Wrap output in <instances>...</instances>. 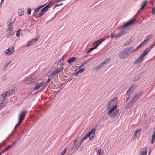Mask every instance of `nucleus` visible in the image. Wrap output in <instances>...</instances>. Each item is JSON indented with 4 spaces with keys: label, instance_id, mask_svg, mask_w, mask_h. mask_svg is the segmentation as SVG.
<instances>
[{
    "label": "nucleus",
    "instance_id": "nucleus-1",
    "mask_svg": "<svg viewBox=\"0 0 155 155\" xmlns=\"http://www.w3.org/2000/svg\"><path fill=\"white\" fill-rule=\"evenodd\" d=\"M12 18H11V20L9 21L7 23L8 28L7 29V38H9L13 36L14 34L13 32V22L12 21Z\"/></svg>",
    "mask_w": 155,
    "mask_h": 155
},
{
    "label": "nucleus",
    "instance_id": "nucleus-2",
    "mask_svg": "<svg viewBox=\"0 0 155 155\" xmlns=\"http://www.w3.org/2000/svg\"><path fill=\"white\" fill-rule=\"evenodd\" d=\"M119 111V109L117 108V106L115 105L110 109L107 114L111 118H113L117 114Z\"/></svg>",
    "mask_w": 155,
    "mask_h": 155
},
{
    "label": "nucleus",
    "instance_id": "nucleus-3",
    "mask_svg": "<svg viewBox=\"0 0 155 155\" xmlns=\"http://www.w3.org/2000/svg\"><path fill=\"white\" fill-rule=\"evenodd\" d=\"M136 21V19H134L131 20L128 22L126 24L124 25L122 28L121 29V32L122 33H123V34L124 33H125L126 29V28L127 27L128 25H132L134 23V22Z\"/></svg>",
    "mask_w": 155,
    "mask_h": 155
},
{
    "label": "nucleus",
    "instance_id": "nucleus-4",
    "mask_svg": "<svg viewBox=\"0 0 155 155\" xmlns=\"http://www.w3.org/2000/svg\"><path fill=\"white\" fill-rule=\"evenodd\" d=\"M64 69L62 65H61L59 67H58L56 70L51 74L50 76L51 77H53L56 74L59 73L62 71Z\"/></svg>",
    "mask_w": 155,
    "mask_h": 155
},
{
    "label": "nucleus",
    "instance_id": "nucleus-5",
    "mask_svg": "<svg viewBox=\"0 0 155 155\" xmlns=\"http://www.w3.org/2000/svg\"><path fill=\"white\" fill-rule=\"evenodd\" d=\"M137 100L138 99L136 98V96H134L129 102L127 105L126 106V109H128L131 107L134 103L137 101Z\"/></svg>",
    "mask_w": 155,
    "mask_h": 155
},
{
    "label": "nucleus",
    "instance_id": "nucleus-6",
    "mask_svg": "<svg viewBox=\"0 0 155 155\" xmlns=\"http://www.w3.org/2000/svg\"><path fill=\"white\" fill-rule=\"evenodd\" d=\"M80 142L78 141V138H77L74 141V146L77 148V150L78 151H81L83 149V146L81 147V144L79 145Z\"/></svg>",
    "mask_w": 155,
    "mask_h": 155
},
{
    "label": "nucleus",
    "instance_id": "nucleus-7",
    "mask_svg": "<svg viewBox=\"0 0 155 155\" xmlns=\"http://www.w3.org/2000/svg\"><path fill=\"white\" fill-rule=\"evenodd\" d=\"M14 51V48L13 46L10 47L8 49H6L5 52L6 55L9 56L12 54Z\"/></svg>",
    "mask_w": 155,
    "mask_h": 155
},
{
    "label": "nucleus",
    "instance_id": "nucleus-8",
    "mask_svg": "<svg viewBox=\"0 0 155 155\" xmlns=\"http://www.w3.org/2000/svg\"><path fill=\"white\" fill-rule=\"evenodd\" d=\"M27 111L26 110H24L21 111L19 114V121L20 122H22L24 120Z\"/></svg>",
    "mask_w": 155,
    "mask_h": 155
},
{
    "label": "nucleus",
    "instance_id": "nucleus-9",
    "mask_svg": "<svg viewBox=\"0 0 155 155\" xmlns=\"http://www.w3.org/2000/svg\"><path fill=\"white\" fill-rule=\"evenodd\" d=\"M95 131V129H93L86 135L87 137H89L90 140L94 138Z\"/></svg>",
    "mask_w": 155,
    "mask_h": 155
},
{
    "label": "nucleus",
    "instance_id": "nucleus-10",
    "mask_svg": "<svg viewBox=\"0 0 155 155\" xmlns=\"http://www.w3.org/2000/svg\"><path fill=\"white\" fill-rule=\"evenodd\" d=\"M118 57L120 59H124L127 58L128 56L124 50L121 51L119 53Z\"/></svg>",
    "mask_w": 155,
    "mask_h": 155
},
{
    "label": "nucleus",
    "instance_id": "nucleus-11",
    "mask_svg": "<svg viewBox=\"0 0 155 155\" xmlns=\"http://www.w3.org/2000/svg\"><path fill=\"white\" fill-rule=\"evenodd\" d=\"M124 50L128 56V55L130 54L133 52L135 51L132 47H129L127 48Z\"/></svg>",
    "mask_w": 155,
    "mask_h": 155
},
{
    "label": "nucleus",
    "instance_id": "nucleus-12",
    "mask_svg": "<svg viewBox=\"0 0 155 155\" xmlns=\"http://www.w3.org/2000/svg\"><path fill=\"white\" fill-rule=\"evenodd\" d=\"M45 84V83L44 82H41L40 83H37L33 88V90L35 91L38 89Z\"/></svg>",
    "mask_w": 155,
    "mask_h": 155
},
{
    "label": "nucleus",
    "instance_id": "nucleus-13",
    "mask_svg": "<svg viewBox=\"0 0 155 155\" xmlns=\"http://www.w3.org/2000/svg\"><path fill=\"white\" fill-rule=\"evenodd\" d=\"M111 59L110 58H109L106 59L104 62H102L101 64L97 66V69H100L101 68L103 67L104 64L108 63L110 61Z\"/></svg>",
    "mask_w": 155,
    "mask_h": 155
},
{
    "label": "nucleus",
    "instance_id": "nucleus-14",
    "mask_svg": "<svg viewBox=\"0 0 155 155\" xmlns=\"http://www.w3.org/2000/svg\"><path fill=\"white\" fill-rule=\"evenodd\" d=\"M144 58L141 55L139 56L138 58H137L135 60L134 62L135 64H140L143 61V59Z\"/></svg>",
    "mask_w": 155,
    "mask_h": 155
},
{
    "label": "nucleus",
    "instance_id": "nucleus-15",
    "mask_svg": "<svg viewBox=\"0 0 155 155\" xmlns=\"http://www.w3.org/2000/svg\"><path fill=\"white\" fill-rule=\"evenodd\" d=\"M153 35L152 34H150L147 36L146 39L143 41L144 44L146 45L149 41L152 38Z\"/></svg>",
    "mask_w": 155,
    "mask_h": 155
},
{
    "label": "nucleus",
    "instance_id": "nucleus-16",
    "mask_svg": "<svg viewBox=\"0 0 155 155\" xmlns=\"http://www.w3.org/2000/svg\"><path fill=\"white\" fill-rule=\"evenodd\" d=\"M151 48L149 47L146 48V49L144 51L143 53L141 54L143 58L146 56L147 54L151 50Z\"/></svg>",
    "mask_w": 155,
    "mask_h": 155
},
{
    "label": "nucleus",
    "instance_id": "nucleus-17",
    "mask_svg": "<svg viewBox=\"0 0 155 155\" xmlns=\"http://www.w3.org/2000/svg\"><path fill=\"white\" fill-rule=\"evenodd\" d=\"M76 59V58L72 57L70 58L69 59L67 60V62L69 63V64L71 65L74 62Z\"/></svg>",
    "mask_w": 155,
    "mask_h": 155
},
{
    "label": "nucleus",
    "instance_id": "nucleus-18",
    "mask_svg": "<svg viewBox=\"0 0 155 155\" xmlns=\"http://www.w3.org/2000/svg\"><path fill=\"white\" fill-rule=\"evenodd\" d=\"M94 47L92 48H91L89 49V50L87 51V53H88L93 51V50L96 48L97 47V41H96L94 44L92 45Z\"/></svg>",
    "mask_w": 155,
    "mask_h": 155
},
{
    "label": "nucleus",
    "instance_id": "nucleus-19",
    "mask_svg": "<svg viewBox=\"0 0 155 155\" xmlns=\"http://www.w3.org/2000/svg\"><path fill=\"white\" fill-rule=\"evenodd\" d=\"M135 87V85L134 84H133L130 87V88L129 89V90L127 92L126 94L128 95H130V92H131V91H133Z\"/></svg>",
    "mask_w": 155,
    "mask_h": 155
},
{
    "label": "nucleus",
    "instance_id": "nucleus-20",
    "mask_svg": "<svg viewBox=\"0 0 155 155\" xmlns=\"http://www.w3.org/2000/svg\"><path fill=\"white\" fill-rule=\"evenodd\" d=\"M7 97L8 96H7V94L5 92L0 97V100L2 101H4L6 99V97Z\"/></svg>",
    "mask_w": 155,
    "mask_h": 155
},
{
    "label": "nucleus",
    "instance_id": "nucleus-21",
    "mask_svg": "<svg viewBox=\"0 0 155 155\" xmlns=\"http://www.w3.org/2000/svg\"><path fill=\"white\" fill-rule=\"evenodd\" d=\"M147 147L144 150H140L139 155H147Z\"/></svg>",
    "mask_w": 155,
    "mask_h": 155
},
{
    "label": "nucleus",
    "instance_id": "nucleus-22",
    "mask_svg": "<svg viewBox=\"0 0 155 155\" xmlns=\"http://www.w3.org/2000/svg\"><path fill=\"white\" fill-rule=\"evenodd\" d=\"M51 3H50L46 6H45L44 8H43L41 10L42 11L44 12H46L48 8L50 7L51 5Z\"/></svg>",
    "mask_w": 155,
    "mask_h": 155
},
{
    "label": "nucleus",
    "instance_id": "nucleus-23",
    "mask_svg": "<svg viewBox=\"0 0 155 155\" xmlns=\"http://www.w3.org/2000/svg\"><path fill=\"white\" fill-rule=\"evenodd\" d=\"M7 96H11L13 93L14 91L11 90V91H8L5 92Z\"/></svg>",
    "mask_w": 155,
    "mask_h": 155
},
{
    "label": "nucleus",
    "instance_id": "nucleus-24",
    "mask_svg": "<svg viewBox=\"0 0 155 155\" xmlns=\"http://www.w3.org/2000/svg\"><path fill=\"white\" fill-rule=\"evenodd\" d=\"M152 140L151 142V143L153 144L155 140V130L153 132V134L152 137Z\"/></svg>",
    "mask_w": 155,
    "mask_h": 155
},
{
    "label": "nucleus",
    "instance_id": "nucleus-25",
    "mask_svg": "<svg viewBox=\"0 0 155 155\" xmlns=\"http://www.w3.org/2000/svg\"><path fill=\"white\" fill-rule=\"evenodd\" d=\"M142 92H138L135 95V96H136V98L138 99H139L141 96Z\"/></svg>",
    "mask_w": 155,
    "mask_h": 155
},
{
    "label": "nucleus",
    "instance_id": "nucleus-26",
    "mask_svg": "<svg viewBox=\"0 0 155 155\" xmlns=\"http://www.w3.org/2000/svg\"><path fill=\"white\" fill-rule=\"evenodd\" d=\"M144 45H145V44H144V43L143 42H142L138 46L136 47V49H134L135 50V51H136L137 50L139 49L140 48V47L143 46Z\"/></svg>",
    "mask_w": 155,
    "mask_h": 155
},
{
    "label": "nucleus",
    "instance_id": "nucleus-27",
    "mask_svg": "<svg viewBox=\"0 0 155 155\" xmlns=\"http://www.w3.org/2000/svg\"><path fill=\"white\" fill-rule=\"evenodd\" d=\"M105 40V38H101L99 40H97V47L101 44L103 41Z\"/></svg>",
    "mask_w": 155,
    "mask_h": 155
},
{
    "label": "nucleus",
    "instance_id": "nucleus-28",
    "mask_svg": "<svg viewBox=\"0 0 155 155\" xmlns=\"http://www.w3.org/2000/svg\"><path fill=\"white\" fill-rule=\"evenodd\" d=\"M97 153L99 155H104V151H101V150L100 149L97 150Z\"/></svg>",
    "mask_w": 155,
    "mask_h": 155
},
{
    "label": "nucleus",
    "instance_id": "nucleus-29",
    "mask_svg": "<svg viewBox=\"0 0 155 155\" xmlns=\"http://www.w3.org/2000/svg\"><path fill=\"white\" fill-rule=\"evenodd\" d=\"M140 131L141 130H136V131H135L134 135V137H136L137 135L139 134Z\"/></svg>",
    "mask_w": 155,
    "mask_h": 155
},
{
    "label": "nucleus",
    "instance_id": "nucleus-30",
    "mask_svg": "<svg viewBox=\"0 0 155 155\" xmlns=\"http://www.w3.org/2000/svg\"><path fill=\"white\" fill-rule=\"evenodd\" d=\"M24 11L22 9H19L18 10V15L20 16H21L24 14Z\"/></svg>",
    "mask_w": 155,
    "mask_h": 155
},
{
    "label": "nucleus",
    "instance_id": "nucleus-31",
    "mask_svg": "<svg viewBox=\"0 0 155 155\" xmlns=\"http://www.w3.org/2000/svg\"><path fill=\"white\" fill-rule=\"evenodd\" d=\"M123 35V33H122L121 31L119 32L118 34H116L115 35V38H117Z\"/></svg>",
    "mask_w": 155,
    "mask_h": 155
},
{
    "label": "nucleus",
    "instance_id": "nucleus-32",
    "mask_svg": "<svg viewBox=\"0 0 155 155\" xmlns=\"http://www.w3.org/2000/svg\"><path fill=\"white\" fill-rule=\"evenodd\" d=\"M87 136L86 135L84 137H83L81 140V141H80V143L79 144V145L80 144H82V142L84 140H85L86 139H87Z\"/></svg>",
    "mask_w": 155,
    "mask_h": 155
},
{
    "label": "nucleus",
    "instance_id": "nucleus-33",
    "mask_svg": "<svg viewBox=\"0 0 155 155\" xmlns=\"http://www.w3.org/2000/svg\"><path fill=\"white\" fill-rule=\"evenodd\" d=\"M11 147V146L9 145L7 148L4 149V150L2 151V153H5L8 150L10 149Z\"/></svg>",
    "mask_w": 155,
    "mask_h": 155
},
{
    "label": "nucleus",
    "instance_id": "nucleus-34",
    "mask_svg": "<svg viewBox=\"0 0 155 155\" xmlns=\"http://www.w3.org/2000/svg\"><path fill=\"white\" fill-rule=\"evenodd\" d=\"M88 63L87 61H85L81 65L79 66V68H80L84 66L85 64H86Z\"/></svg>",
    "mask_w": 155,
    "mask_h": 155
},
{
    "label": "nucleus",
    "instance_id": "nucleus-35",
    "mask_svg": "<svg viewBox=\"0 0 155 155\" xmlns=\"http://www.w3.org/2000/svg\"><path fill=\"white\" fill-rule=\"evenodd\" d=\"M147 2L146 1H145L143 3L142 6L141 7V9H143L146 6V5Z\"/></svg>",
    "mask_w": 155,
    "mask_h": 155
},
{
    "label": "nucleus",
    "instance_id": "nucleus-36",
    "mask_svg": "<svg viewBox=\"0 0 155 155\" xmlns=\"http://www.w3.org/2000/svg\"><path fill=\"white\" fill-rule=\"evenodd\" d=\"M20 29H18L17 31L16 32V36L17 37H18L20 35Z\"/></svg>",
    "mask_w": 155,
    "mask_h": 155
},
{
    "label": "nucleus",
    "instance_id": "nucleus-37",
    "mask_svg": "<svg viewBox=\"0 0 155 155\" xmlns=\"http://www.w3.org/2000/svg\"><path fill=\"white\" fill-rule=\"evenodd\" d=\"M67 54H64L63 56L61 58V60H64V59L67 57Z\"/></svg>",
    "mask_w": 155,
    "mask_h": 155
},
{
    "label": "nucleus",
    "instance_id": "nucleus-38",
    "mask_svg": "<svg viewBox=\"0 0 155 155\" xmlns=\"http://www.w3.org/2000/svg\"><path fill=\"white\" fill-rule=\"evenodd\" d=\"M21 122H20L19 121L18 123L16 124V126H15L14 129H16L17 128L20 124L21 123Z\"/></svg>",
    "mask_w": 155,
    "mask_h": 155
},
{
    "label": "nucleus",
    "instance_id": "nucleus-39",
    "mask_svg": "<svg viewBox=\"0 0 155 155\" xmlns=\"http://www.w3.org/2000/svg\"><path fill=\"white\" fill-rule=\"evenodd\" d=\"M67 150V149L65 148L64 150H63L62 152L61 153V155H64V154L65 153Z\"/></svg>",
    "mask_w": 155,
    "mask_h": 155
},
{
    "label": "nucleus",
    "instance_id": "nucleus-40",
    "mask_svg": "<svg viewBox=\"0 0 155 155\" xmlns=\"http://www.w3.org/2000/svg\"><path fill=\"white\" fill-rule=\"evenodd\" d=\"M63 4V3H60V4H59L55 5H54V8H56L58 6H60L62 5Z\"/></svg>",
    "mask_w": 155,
    "mask_h": 155
},
{
    "label": "nucleus",
    "instance_id": "nucleus-41",
    "mask_svg": "<svg viewBox=\"0 0 155 155\" xmlns=\"http://www.w3.org/2000/svg\"><path fill=\"white\" fill-rule=\"evenodd\" d=\"M130 42L128 41L127 42V43H125L124 45V46H127L129 45L130 44Z\"/></svg>",
    "mask_w": 155,
    "mask_h": 155
},
{
    "label": "nucleus",
    "instance_id": "nucleus-42",
    "mask_svg": "<svg viewBox=\"0 0 155 155\" xmlns=\"http://www.w3.org/2000/svg\"><path fill=\"white\" fill-rule=\"evenodd\" d=\"M31 44H32V42L31 41H29L27 44V46L29 47Z\"/></svg>",
    "mask_w": 155,
    "mask_h": 155
},
{
    "label": "nucleus",
    "instance_id": "nucleus-43",
    "mask_svg": "<svg viewBox=\"0 0 155 155\" xmlns=\"http://www.w3.org/2000/svg\"><path fill=\"white\" fill-rule=\"evenodd\" d=\"M84 68H82L80 69L78 71L79 72V73H82L83 71H84Z\"/></svg>",
    "mask_w": 155,
    "mask_h": 155
},
{
    "label": "nucleus",
    "instance_id": "nucleus-44",
    "mask_svg": "<svg viewBox=\"0 0 155 155\" xmlns=\"http://www.w3.org/2000/svg\"><path fill=\"white\" fill-rule=\"evenodd\" d=\"M115 101V99H113L112 100H111L109 104V105H110V104H113V103Z\"/></svg>",
    "mask_w": 155,
    "mask_h": 155
},
{
    "label": "nucleus",
    "instance_id": "nucleus-45",
    "mask_svg": "<svg viewBox=\"0 0 155 155\" xmlns=\"http://www.w3.org/2000/svg\"><path fill=\"white\" fill-rule=\"evenodd\" d=\"M140 79V76H137L134 79V81H136L139 79Z\"/></svg>",
    "mask_w": 155,
    "mask_h": 155
},
{
    "label": "nucleus",
    "instance_id": "nucleus-46",
    "mask_svg": "<svg viewBox=\"0 0 155 155\" xmlns=\"http://www.w3.org/2000/svg\"><path fill=\"white\" fill-rule=\"evenodd\" d=\"M152 14H155V7L153 8L152 10Z\"/></svg>",
    "mask_w": 155,
    "mask_h": 155
},
{
    "label": "nucleus",
    "instance_id": "nucleus-47",
    "mask_svg": "<svg viewBox=\"0 0 155 155\" xmlns=\"http://www.w3.org/2000/svg\"><path fill=\"white\" fill-rule=\"evenodd\" d=\"M44 13V12H43L41 10V12H40L39 14V16H41Z\"/></svg>",
    "mask_w": 155,
    "mask_h": 155
},
{
    "label": "nucleus",
    "instance_id": "nucleus-48",
    "mask_svg": "<svg viewBox=\"0 0 155 155\" xmlns=\"http://www.w3.org/2000/svg\"><path fill=\"white\" fill-rule=\"evenodd\" d=\"M42 7V6H41V7H38V8H35V12L36 11H38L40 8H41Z\"/></svg>",
    "mask_w": 155,
    "mask_h": 155
},
{
    "label": "nucleus",
    "instance_id": "nucleus-49",
    "mask_svg": "<svg viewBox=\"0 0 155 155\" xmlns=\"http://www.w3.org/2000/svg\"><path fill=\"white\" fill-rule=\"evenodd\" d=\"M5 142L4 141H3V142H2V143L0 144V148L3 145H4L5 144Z\"/></svg>",
    "mask_w": 155,
    "mask_h": 155
},
{
    "label": "nucleus",
    "instance_id": "nucleus-50",
    "mask_svg": "<svg viewBox=\"0 0 155 155\" xmlns=\"http://www.w3.org/2000/svg\"><path fill=\"white\" fill-rule=\"evenodd\" d=\"M31 9H28V14H30L31 12Z\"/></svg>",
    "mask_w": 155,
    "mask_h": 155
},
{
    "label": "nucleus",
    "instance_id": "nucleus-51",
    "mask_svg": "<svg viewBox=\"0 0 155 155\" xmlns=\"http://www.w3.org/2000/svg\"><path fill=\"white\" fill-rule=\"evenodd\" d=\"M155 46V43L153 44L150 47H149L151 49Z\"/></svg>",
    "mask_w": 155,
    "mask_h": 155
},
{
    "label": "nucleus",
    "instance_id": "nucleus-52",
    "mask_svg": "<svg viewBox=\"0 0 155 155\" xmlns=\"http://www.w3.org/2000/svg\"><path fill=\"white\" fill-rule=\"evenodd\" d=\"M115 35H116L114 33H112L111 36L112 38H113L114 37H115Z\"/></svg>",
    "mask_w": 155,
    "mask_h": 155
},
{
    "label": "nucleus",
    "instance_id": "nucleus-53",
    "mask_svg": "<svg viewBox=\"0 0 155 155\" xmlns=\"http://www.w3.org/2000/svg\"><path fill=\"white\" fill-rule=\"evenodd\" d=\"M3 3H4V0H1V2H0V8L1 7L2 5V4Z\"/></svg>",
    "mask_w": 155,
    "mask_h": 155
},
{
    "label": "nucleus",
    "instance_id": "nucleus-54",
    "mask_svg": "<svg viewBox=\"0 0 155 155\" xmlns=\"http://www.w3.org/2000/svg\"><path fill=\"white\" fill-rule=\"evenodd\" d=\"M16 141H15V142H14L11 145H9V146H11V147H12L16 143Z\"/></svg>",
    "mask_w": 155,
    "mask_h": 155
},
{
    "label": "nucleus",
    "instance_id": "nucleus-55",
    "mask_svg": "<svg viewBox=\"0 0 155 155\" xmlns=\"http://www.w3.org/2000/svg\"><path fill=\"white\" fill-rule=\"evenodd\" d=\"M31 41L32 42V44H33L36 42L34 39H33L32 41Z\"/></svg>",
    "mask_w": 155,
    "mask_h": 155
},
{
    "label": "nucleus",
    "instance_id": "nucleus-56",
    "mask_svg": "<svg viewBox=\"0 0 155 155\" xmlns=\"http://www.w3.org/2000/svg\"><path fill=\"white\" fill-rule=\"evenodd\" d=\"M34 83V82H31L29 83H27L26 82V84H31L32 83Z\"/></svg>",
    "mask_w": 155,
    "mask_h": 155
},
{
    "label": "nucleus",
    "instance_id": "nucleus-57",
    "mask_svg": "<svg viewBox=\"0 0 155 155\" xmlns=\"http://www.w3.org/2000/svg\"><path fill=\"white\" fill-rule=\"evenodd\" d=\"M79 71H78L77 72H76V73H75V75L76 76H77V75H78V74H79Z\"/></svg>",
    "mask_w": 155,
    "mask_h": 155
},
{
    "label": "nucleus",
    "instance_id": "nucleus-58",
    "mask_svg": "<svg viewBox=\"0 0 155 155\" xmlns=\"http://www.w3.org/2000/svg\"><path fill=\"white\" fill-rule=\"evenodd\" d=\"M50 81V78H49L48 80H47V81L46 82V83H48Z\"/></svg>",
    "mask_w": 155,
    "mask_h": 155
},
{
    "label": "nucleus",
    "instance_id": "nucleus-59",
    "mask_svg": "<svg viewBox=\"0 0 155 155\" xmlns=\"http://www.w3.org/2000/svg\"><path fill=\"white\" fill-rule=\"evenodd\" d=\"M35 40V41H36L38 40V38H36L35 39H34Z\"/></svg>",
    "mask_w": 155,
    "mask_h": 155
},
{
    "label": "nucleus",
    "instance_id": "nucleus-60",
    "mask_svg": "<svg viewBox=\"0 0 155 155\" xmlns=\"http://www.w3.org/2000/svg\"><path fill=\"white\" fill-rule=\"evenodd\" d=\"M130 98V97H127L126 99V101H127Z\"/></svg>",
    "mask_w": 155,
    "mask_h": 155
},
{
    "label": "nucleus",
    "instance_id": "nucleus-61",
    "mask_svg": "<svg viewBox=\"0 0 155 155\" xmlns=\"http://www.w3.org/2000/svg\"><path fill=\"white\" fill-rule=\"evenodd\" d=\"M154 2H155V0H152L151 2L153 3Z\"/></svg>",
    "mask_w": 155,
    "mask_h": 155
},
{
    "label": "nucleus",
    "instance_id": "nucleus-62",
    "mask_svg": "<svg viewBox=\"0 0 155 155\" xmlns=\"http://www.w3.org/2000/svg\"><path fill=\"white\" fill-rule=\"evenodd\" d=\"M2 153V152H0V155H1L2 153Z\"/></svg>",
    "mask_w": 155,
    "mask_h": 155
},
{
    "label": "nucleus",
    "instance_id": "nucleus-63",
    "mask_svg": "<svg viewBox=\"0 0 155 155\" xmlns=\"http://www.w3.org/2000/svg\"><path fill=\"white\" fill-rule=\"evenodd\" d=\"M2 104H0V107H2L1 106H2Z\"/></svg>",
    "mask_w": 155,
    "mask_h": 155
},
{
    "label": "nucleus",
    "instance_id": "nucleus-64",
    "mask_svg": "<svg viewBox=\"0 0 155 155\" xmlns=\"http://www.w3.org/2000/svg\"><path fill=\"white\" fill-rule=\"evenodd\" d=\"M115 104H116V103H117V101H115Z\"/></svg>",
    "mask_w": 155,
    "mask_h": 155
}]
</instances>
